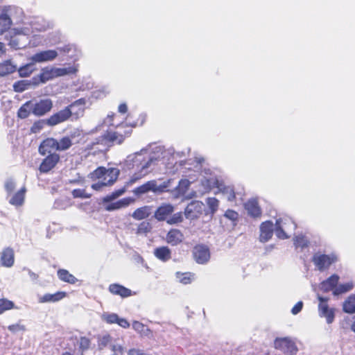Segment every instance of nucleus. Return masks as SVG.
Instances as JSON below:
<instances>
[{"label":"nucleus","instance_id":"nucleus-1","mask_svg":"<svg viewBox=\"0 0 355 355\" xmlns=\"http://www.w3.org/2000/svg\"><path fill=\"white\" fill-rule=\"evenodd\" d=\"M14 10L15 8L8 6L5 7L0 13V35L6 33H8L10 35L14 34L13 36H11L10 40L8 38H6V40H9V45L15 49L24 47V45L19 43L23 37L33 33L34 31H44L53 26L50 22L41 24L40 22H43V20L37 19L31 24V28L24 26L21 28L10 30L12 25L11 17ZM7 37L6 35V37Z\"/></svg>","mask_w":355,"mask_h":355},{"label":"nucleus","instance_id":"nucleus-2","mask_svg":"<svg viewBox=\"0 0 355 355\" xmlns=\"http://www.w3.org/2000/svg\"><path fill=\"white\" fill-rule=\"evenodd\" d=\"M150 148L151 145H149L140 151L127 156L123 162V168L125 170H135V173L126 182V186L135 184L149 173V168L155 159L153 157H147L146 156Z\"/></svg>","mask_w":355,"mask_h":355},{"label":"nucleus","instance_id":"nucleus-3","mask_svg":"<svg viewBox=\"0 0 355 355\" xmlns=\"http://www.w3.org/2000/svg\"><path fill=\"white\" fill-rule=\"evenodd\" d=\"M119 170L116 168L98 167L90 174L93 180L97 181L92 185L94 190H100L104 187L112 185L117 179Z\"/></svg>","mask_w":355,"mask_h":355},{"label":"nucleus","instance_id":"nucleus-4","mask_svg":"<svg viewBox=\"0 0 355 355\" xmlns=\"http://www.w3.org/2000/svg\"><path fill=\"white\" fill-rule=\"evenodd\" d=\"M77 70V67L75 65L62 68L51 67H44L42 69L41 73L38 76L33 77V85L36 86L40 83H45L57 77L75 73Z\"/></svg>","mask_w":355,"mask_h":355},{"label":"nucleus","instance_id":"nucleus-5","mask_svg":"<svg viewBox=\"0 0 355 355\" xmlns=\"http://www.w3.org/2000/svg\"><path fill=\"white\" fill-rule=\"evenodd\" d=\"M58 51L62 52L69 57L73 58L75 55L70 54L71 51L76 52V48L73 44H67L58 48V50L48 49L38 51L29 58V60L37 63L49 62L53 61L58 56Z\"/></svg>","mask_w":355,"mask_h":355},{"label":"nucleus","instance_id":"nucleus-6","mask_svg":"<svg viewBox=\"0 0 355 355\" xmlns=\"http://www.w3.org/2000/svg\"><path fill=\"white\" fill-rule=\"evenodd\" d=\"M132 132L131 128L124 131L123 134L121 131L107 132L101 137L96 139L94 144H100L103 147L108 148L114 144H121L123 142L125 137H129Z\"/></svg>","mask_w":355,"mask_h":355},{"label":"nucleus","instance_id":"nucleus-7","mask_svg":"<svg viewBox=\"0 0 355 355\" xmlns=\"http://www.w3.org/2000/svg\"><path fill=\"white\" fill-rule=\"evenodd\" d=\"M338 261V255L333 252L329 254H324L318 251L313 254L312 262L315 268L323 272L328 270L330 266Z\"/></svg>","mask_w":355,"mask_h":355},{"label":"nucleus","instance_id":"nucleus-8","mask_svg":"<svg viewBox=\"0 0 355 355\" xmlns=\"http://www.w3.org/2000/svg\"><path fill=\"white\" fill-rule=\"evenodd\" d=\"M275 226V233L280 239L289 238L290 234L296 228V225L290 218H282L276 220Z\"/></svg>","mask_w":355,"mask_h":355},{"label":"nucleus","instance_id":"nucleus-9","mask_svg":"<svg viewBox=\"0 0 355 355\" xmlns=\"http://www.w3.org/2000/svg\"><path fill=\"white\" fill-rule=\"evenodd\" d=\"M205 175H201L200 179V182L203 187V190L201 191L202 193H206L214 188L219 189L223 186V182L216 175L212 174L209 170L205 171Z\"/></svg>","mask_w":355,"mask_h":355},{"label":"nucleus","instance_id":"nucleus-10","mask_svg":"<svg viewBox=\"0 0 355 355\" xmlns=\"http://www.w3.org/2000/svg\"><path fill=\"white\" fill-rule=\"evenodd\" d=\"M274 346L275 349L288 355H295L298 351L295 343L288 338H276Z\"/></svg>","mask_w":355,"mask_h":355},{"label":"nucleus","instance_id":"nucleus-11","mask_svg":"<svg viewBox=\"0 0 355 355\" xmlns=\"http://www.w3.org/2000/svg\"><path fill=\"white\" fill-rule=\"evenodd\" d=\"M166 187L167 185L166 184L158 185L155 180H150L135 188L132 192L137 196H141L149 191H153L154 193H162Z\"/></svg>","mask_w":355,"mask_h":355},{"label":"nucleus","instance_id":"nucleus-12","mask_svg":"<svg viewBox=\"0 0 355 355\" xmlns=\"http://www.w3.org/2000/svg\"><path fill=\"white\" fill-rule=\"evenodd\" d=\"M319 300L318 313L322 318H325L328 324L333 322L334 320V309L328 305V298L318 295Z\"/></svg>","mask_w":355,"mask_h":355},{"label":"nucleus","instance_id":"nucleus-13","mask_svg":"<svg viewBox=\"0 0 355 355\" xmlns=\"http://www.w3.org/2000/svg\"><path fill=\"white\" fill-rule=\"evenodd\" d=\"M205 205L201 201L194 200L184 209V216L187 219L194 220L199 218L204 211Z\"/></svg>","mask_w":355,"mask_h":355},{"label":"nucleus","instance_id":"nucleus-14","mask_svg":"<svg viewBox=\"0 0 355 355\" xmlns=\"http://www.w3.org/2000/svg\"><path fill=\"white\" fill-rule=\"evenodd\" d=\"M275 226L272 222L266 220L263 222L259 227V241L262 243L268 241L272 236L273 232H275Z\"/></svg>","mask_w":355,"mask_h":355},{"label":"nucleus","instance_id":"nucleus-15","mask_svg":"<svg viewBox=\"0 0 355 355\" xmlns=\"http://www.w3.org/2000/svg\"><path fill=\"white\" fill-rule=\"evenodd\" d=\"M71 116V112L66 107L47 119V125L54 126L68 120Z\"/></svg>","mask_w":355,"mask_h":355},{"label":"nucleus","instance_id":"nucleus-16","mask_svg":"<svg viewBox=\"0 0 355 355\" xmlns=\"http://www.w3.org/2000/svg\"><path fill=\"white\" fill-rule=\"evenodd\" d=\"M193 254L196 261L200 264L207 263L210 258L209 248L203 245H196L193 249Z\"/></svg>","mask_w":355,"mask_h":355},{"label":"nucleus","instance_id":"nucleus-17","mask_svg":"<svg viewBox=\"0 0 355 355\" xmlns=\"http://www.w3.org/2000/svg\"><path fill=\"white\" fill-rule=\"evenodd\" d=\"M53 107L51 99H42L39 102L33 103V114L36 116H42L49 112Z\"/></svg>","mask_w":355,"mask_h":355},{"label":"nucleus","instance_id":"nucleus-18","mask_svg":"<svg viewBox=\"0 0 355 355\" xmlns=\"http://www.w3.org/2000/svg\"><path fill=\"white\" fill-rule=\"evenodd\" d=\"M60 159V156L57 153H51L41 163L40 171L42 173H47L55 167Z\"/></svg>","mask_w":355,"mask_h":355},{"label":"nucleus","instance_id":"nucleus-19","mask_svg":"<svg viewBox=\"0 0 355 355\" xmlns=\"http://www.w3.org/2000/svg\"><path fill=\"white\" fill-rule=\"evenodd\" d=\"M85 105V100L84 98H80L70 104L67 107L71 112V116L76 119L83 115Z\"/></svg>","mask_w":355,"mask_h":355},{"label":"nucleus","instance_id":"nucleus-20","mask_svg":"<svg viewBox=\"0 0 355 355\" xmlns=\"http://www.w3.org/2000/svg\"><path fill=\"white\" fill-rule=\"evenodd\" d=\"M173 211L174 207L172 205L162 204L155 211V218L159 221L164 220Z\"/></svg>","mask_w":355,"mask_h":355},{"label":"nucleus","instance_id":"nucleus-21","mask_svg":"<svg viewBox=\"0 0 355 355\" xmlns=\"http://www.w3.org/2000/svg\"><path fill=\"white\" fill-rule=\"evenodd\" d=\"M1 264L7 268L13 266L15 261L14 251L10 248H6L3 250L0 254Z\"/></svg>","mask_w":355,"mask_h":355},{"label":"nucleus","instance_id":"nucleus-22","mask_svg":"<svg viewBox=\"0 0 355 355\" xmlns=\"http://www.w3.org/2000/svg\"><path fill=\"white\" fill-rule=\"evenodd\" d=\"M58 140L54 138H47L44 140L39 147L41 155H46L53 150H57Z\"/></svg>","mask_w":355,"mask_h":355},{"label":"nucleus","instance_id":"nucleus-23","mask_svg":"<svg viewBox=\"0 0 355 355\" xmlns=\"http://www.w3.org/2000/svg\"><path fill=\"white\" fill-rule=\"evenodd\" d=\"M67 297V293L64 291H58L55 293H46L39 296L38 302L40 303L57 302Z\"/></svg>","mask_w":355,"mask_h":355},{"label":"nucleus","instance_id":"nucleus-24","mask_svg":"<svg viewBox=\"0 0 355 355\" xmlns=\"http://www.w3.org/2000/svg\"><path fill=\"white\" fill-rule=\"evenodd\" d=\"M184 234L180 230L177 229H172L166 234V240L168 243L173 246H175L182 243L184 240Z\"/></svg>","mask_w":355,"mask_h":355},{"label":"nucleus","instance_id":"nucleus-25","mask_svg":"<svg viewBox=\"0 0 355 355\" xmlns=\"http://www.w3.org/2000/svg\"><path fill=\"white\" fill-rule=\"evenodd\" d=\"M339 279L340 277L338 275H332L320 284V290H322L324 292H328L330 291H332L334 292L335 288L337 287Z\"/></svg>","mask_w":355,"mask_h":355},{"label":"nucleus","instance_id":"nucleus-26","mask_svg":"<svg viewBox=\"0 0 355 355\" xmlns=\"http://www.w3.org/2000/svg\"><path fill=\"white\" fill-rule=\"evenodd\" d=\"M109 291L115 295L121 297H128L132 295V291L119 284H112L109 286Z\"/></svg>","mask_w":355,"mask_h":355},{"label":"nucleus","instance_id":"nucleus-27","mask_svg":"<svg viewBox=\"0 0 355 355\" xmlns=\"http://www.w3.org/2000/svg\"><path fill=\"white\" fill-rule=\"evenodd\" d=\"M227 199L228 201L233 202L237 198V196H241L242 193L240 192H236L235 189L232 186H227L225 185L224 183L223 186L220 187L218 189Z\"/></svg>","mask_w":355,"mask_h":355},{"label":"nucleus","instance_id":"nucleus-28","mask_svg":"<svg viewBox=\"0 0 355 355\" xmlns=\"http://www.w3.org/2000/svg\"><path fill=\"white\" fill-rule=\"evenodd\" d=\"M132 327V329L139 334L141 336L147 338H151L153 336L151 330L147 326L139 321H133Z\"/></svg>","mask_w":355,"mask_h":355},{"label":"nucleus","instance_id":"nucleus-29","mask_svg":"<svg viewBox=\"0 0 355 355\" xmlns=\"http://www.w3.org/2000/svg\"><path fill=\"white\" fill-rule=\"evenodd\" d=\"M245 207L248 214L252 217H259L261 214V209L259 207L258 202L254 199L248 200L245 203Z\"/></svg>","mask_w":355,"mask_h":355},{"label":"nucleus","instance_id":"nucleus-30","mask_svg":"<svg viewBox=\"0 0 355 355\" xmlns=\"http://www.w3.org/2000/svg\"><path fill=\"white\" fill-rule=\"evenodd\" d=\"M154 255L159 260L166 262L171 258V250L167 246H162L155 249Z\"/></svg>","mask_w":355,"mask_h":355},{"label":"nucleus","instance_id":"nucleus-31","mask_svg":"<svg viewBox=\"0 0 355 355\" xmlns=\"http://www.w3.org/2000/svg\"><path fill=\"white\" fill-rule=\"evenodd\" d=\"M176 282L184 284H189L195 279V275L190 272H176L175 274Z\"/></svg>","mask_w":355,"mask_h":355},{"label":"nucleus","instance_id":"nucleus-32","mask_svg":"<svg viewBox=\"0 0 355 355\" xmlns=\"http://www.w3.org/2000/svg\"><path fill=\"white\" fill-rule=\"evenodd\" d=\"M151 214V208L149 206H144L137 209L132 214V217L137 220L148 218Z\"/></svg>","mask_w":355,"mask_h":355},{"label":"nucleus","instance_id":"nucleus-33","mask_svg":"<svg viewBox=\"0 0 355 355\" xmlns=\"http://www.w3.org/2000/svg\"><path fill=\"white\" fill-rule=\"evenodd\" d=\"M132 201V199L130 198H123L107 205L105 207V209L109 211L119 209L128 206Z\"/></svg>","mask_w":355,"mask_h":355},{"label":"nucleus","instance_id":"nucleus-34","mask_svg":"<svg viewBox=\"0 0 355 355\" xmlns=\"http://www.w3.org/2000/svg\"><path fill=\"white\" fill-rule=\"evenodd\" d=\"M58 278L64 282L74 284L78 282V279L65 269H59L57 272Z\"/></svg>","mask_w":355,"mask_h":355},{"label":"nucleus","instance_id":"nucleus-35","mask_svg":"<svg viewBox=\"0 0 355 355\" xmlns=\"http://www.w3.org/2000/svg\"><path fill=\"white\" fill-rule=\"evenodd\" d=\"M25 193L26 188L24 187L11 197L9 200L10 203L17 207L22 205L24 201Z\"/></svg>","mask_w":355,"mask_h":355},{"label":"nucleus","instance_id":"nucleus-36","mask_svg":"<svg viewBox=\"0 0 355 355\" xmlns=\"http://www.w3.org/2000/svg\"><path fill=\"white\" fill-rule=\"evenodd\" d=\"M31 85H33V78L31 80H21L15 82L13 84L14 91L16 92H22L28 89Z\"/></svg>","mask_w":355,"mask_h":355},{"label":"nucleus","instance_id":"nucleus-37","mask_svg":"<svg viewBox=\"0 0 355 355\" xmlns=\"http://www.w3.org/2000/svg\"><path fill=\"white\" fill-rule=\"evenodd\" d=\"M16 69V66L14 65L10 60H6L0 63V76H4L8 74L12 73Z\"/></svg>","mask_w":355,"mask_h":355},{"label":"nucleus","instance_id":"nucleus-38","mask_svg":"<svg viewBox=\"0 0 355 355\" xmlns=\"http://www.w3.org/2000/svg\"><path fill=\"white\" fill-rule=\"evenodd\" d=\"M354 288V283L352 282H347L345 283L337 285L334 291V295H339L352 291Z\"/></svg>","mask_w":355,"mask_h":355},{"label":"nucleus","instance_id":"nucleus-39","mask_svg":"<svg viewBox=\"0 0 355 355\" xmlns=\"http://www.w3.org/2000/svg\"><path fill=\"white\" fill-rule=\"evenodd\" d=\"M343 311L350 314L355 313V294L350 295L344 302Z\"/></svg>","mask_w":355,"mask_h":355},{"label":"nucleus","instance_id":"nucleus-40","mask_svg":"<svg viewBox=\"0 0 355 355\" xmlns=\"http://www.w3.org/2000/svg\"><path fill=\"white\" fill-rule=\"evenodd\" d=\"M116 116L115 114H108L107 117L103 120V123L98 125L94 129L90 131L91 133H94L98 132L99 130L101 129V127L103 125L106 126H118V124H115L114 122V117Z\"/></svg>","mask_w":355,"mask_h":355},{"label":"nucleus","instance_id":"nucleus-41","mask_svg":"<svg viewBox=\"0 0 355 355\" xmlns=\"http://www.w3.org/2000/svg\"><path fill=\"white\" fill-rule=\"evenodd\" d=\"M35 63L30 61L29 63L22 66L19 69V76L21 77L29 76L34 71L36 70Z\"/></svg>","mask_w":355,"mask_h":355},{"label":"nucleus","instance_id":"nucleus-42","mask_svg":"<svg viewBox=\"0 0 355 355\" xmlns=\"http://www.w3.org/2000/svg\"><path fill=\"white\" fill-rule=\"evenodd\" d=\"M31 111L33 112V103L31 101H28L18 110V116L21 119H25L29 115Z\"/></svg>","mask_w":355,"mask_h":355},{"label":"nucleus","instance_id":"nucleus-43","mask_svg":"<svg viewBox=\"0 0 355 355\" xmlns=\"http://www.w3.org/2000/svg\"><path fill=\"white\" fill-rule=\"evenodd\" d=\"M72 146L71 139L69 137H64L58 140L57 150L64 151L69 149Z\"/></svg>","mask_w":355,"mask_h":355},{"label":"nucleus","instance_id":"nucleus-44","mask_svg":"<svg viewBox=\"0 0 355 355\" xmlns=\"http://www.w3.org/2000/svg\"><path fill=\"white\" fill-rule=\"evenodd\" d=\"M191 180L182 179L179 182V184L176 188L178 194L184 195L186 193L190 186V184L194 181L191 178Z\"/></svg>","mask_w":355,"mask_h":355},{"label":"nucleus","instance_id":"nucleus-45","mask_svg":"<svg viewBox=\"0 0 355 355\" xmlns=\"http://www.w3.org/2000/svg\"><path fill=\"white\" fill-rule=\"evenodd\" d=\"M151 224L148 221H143L138 225L136 234L139 235H146L151 231Z\"/></svg>","mask_w":355,"mask_h":355},{"label":"nucleus","instance_id":"nucleus-46","mask_svg":"<svg viewBox=\"0 0 355 355\" xmlns=\"http://www.w3.org/2000/svg\"><path fill=\"white\" fill-rule=\"evenodd\" d=\"M207 205L210 209V213L214 214L219 206L218 200L215 198H208L206 200Z\"/></svg>","mask_w":355,"mask_h":355},{"label":"nucleus","instance_id":"nucleus-47","mask_svg":"<svg viewBox=\"0 0 355 355\" xmlns=\"http://www.w3.org/2000/svg\"><path fill=\"white\" fill-rule=\"evenodd\" d=\"M309 241L307 238L303 235H298L294 238V244L297 248H304L308 245Z\"/></svg>","mask_w":355,"mask_h":355},{"label":"nucleus","instance_id":"nucleus-48","mask_svg":"<svg viewBox=\"0 0 355 355\" xmlns=\"http://www.w3.org/2000/svg\"><path fill=\"white\" fill-rule=\"evenodd\" d=\"M14 307V303L7 299H0V314L4 311L12 309Z\"/></svg>","mask_w":355,"mask_h":355},{"label":"nucleus","instance_id":"nucleus-49","mask_svg":"<svg viewBox=\"0 0 355 355\" xmlns=\"http://www.w3.org/2000/svg\"><path fill=\"white\" fill-rule=\"evenodd\" d=\"M119 317L116 313H104L102 315V319L109 324H116Z\"/></svg>","mask_w":355,"mask_h":355},{"label":"nucleus","instance_id":"nucleus-50","mask_svg":"<svg viewBox=\"0 0 355 355\" xmlns=\"http://www.w3.org/2000/svg\"><path fill=\"white\" fill-rule=\"evenodd\" d=\"M124 192H125L124 189H119L117 191H114L111 194L106 196L103 198V200L104 202H111L113 200H114V199L117 198L118 197H119L120 196H121Z\"/></svg>","mask_w":355,"mask_h":355},{"label":"nucleus","instance_id":"nucleus-51","mask_svg":"<svg viewBox=\"0 0 355 355\" xmlns=\"http://www.w3.org/2000/svg\"><path fill=\"white\" fill-rule=\"evenodd\" d=\"M46 125H47V119L39 120L35 122L33 126L31 127V132L33 133H37L41 130H42Z\"/></svg>","mask_w":355,"mask_h":355},{"label":"nucleus","instance_id":"nucleus-52","mask_svg":"<svg viewBox=\"0 0 355 355\" xmlns=\"http://www.w3.org/2000/svg\"><path fill=\"white\" fill-rule=\"evenodd\" d=\"M71 193H72L73 197L75 198H89L91 196L89 194H87L86 193L85 189H73Z\"/></svg>","mask_w":355,"mask_h":355},{"label":"nucleus","instance_id":"nucleus-53","mask_svg":"<svg viewBox=\"0 0 355 355\" xmlns=\"http://www.w3.org/2000/svg\"><path fill=\"white\" fill-rule=\"evenodd\" d=\"M183 220L182 214L181 212L174 214L171 217L167 220V223L170 225L181 223Z\"/></svg>","mask_w":355,"mask_h":355},{"label":"nucleus","instance_id":"nucleus-54","mask_svg":"<svg viewBox=\"0 0 355 355\" xmlns=\"http://www.w3.org/2000/svg\"><path fill=\"white\" fill-rule=\"evenodd\" d=\"M225 217L234 222L238 220L239 214L234 210L228 209L224 214Z\"/></svg>","mask_w":355,"mask_h":355},{"label":"nucleus","instance_id":"nucleus-55","mask_svg":"<svg viewBox=\"0 0 355 355\" xmlns=\"http://www.w3.org/2000/svg\"><path fill=\"white\" fill-rule=\"evenodd\" d=\"M78 343L80 348L83 350H85V349H87L89 348V345H90V340L89 338H87L86 337H81L79 339Z\"/></svg>","mask_w":355,"mask_h":355},{"label":"nucleus","instance_id":"nucleus-56","mask_svg":"<svg viewBox=\"0 0 355 355\" xmlns=\"http://www.w3.org/2000/svg\"><path fill=\"white\" fill-rule=\"evenodd\" d=\"M110 347L115 353L122 354L123 352V347L119 343H114L112 340L111 342Z\"/></svg>","mask_w":355,"mask_h":355},{"label":"nucleus","instance_id":"nucleus-57","mask_svg":"<svg viewBox=\"0 0 355 355\" xmlns=\"http://www.w3.org/2000/svg\"><path fill=\"white\" fill-rule=\"evenodd\" d=\"M54 206L55 208L63 209L69 206V202L66 200H57Z\"/></svg>","mask_w":355,"mask_h":355},{"label":"nucleus","instance_id":"nucleus-58","mask_svg":"<svg viewBox=\"0 0 355 355\" xmlns=\"http://www.w3.org/2000/svg\"><path fill=\"white\" fill-rule=\"evenodd\" d=\"M112 339L110 336H104L100 340V345L103 347L110 346Z\"/></svg>","mask_w":355,"mask_h":355},{"label":"nucleus","instance_id":"nucleus-59","mask_svg":"<svg viewBox=\"0 0 355 355\" xmlns=\"http://www.w3.org/2000/svg\"><path fill=\"white\" fill-rule=\"evenodd\" d=\"M302 307H303V302L300 301L293 307V309H291V313L293 315H297L302 311Z\"/></svg>","mask_w":355,"mask_h":355},{"label":"nucleus","instance_id":"nucleus-60","mask_svg":"<svg viewBox=\"0 0 355 355\" xmlns=\"http://www.w3.org/2000/svg\"><path fill=\"white\" fill-rule=\"evenodd\" d=\"M8 328L12 332H17L19 331L24 330V327L19 324H15L10 325Z\"/></svg>","mask_w":355,"mask_h":355},{"label":"nucleus","instance_id":"nucleus-61","mask_svg":"<svg viewBox=\"0 0 355 355\" xmlns=\"http://www.w3.org/2000/svg\"><path fill=\"white\" fill-rule=\"evenodd\" d=\"M5 187L8 192H11L15 188V182L12 180H8L5 184Z\"/></svg>","mask_w":355,"mask_h":355},{"label":"nucleus","instance_id":"nucleus-62","mask_svg":"<svg viewBox=\"0 0 355 355\" xmlns=\"http://www.w3.org/2000/svg\"><path fill=\"white\" fill-rule=\"evenodd\" d=\"M128 355H146V354L143 350L133 348L128 351Z\"/></svg>","mask_w":355,"mask_h":355},{"label":"nucleus","instance_id":"nucleus-63","mask_svg":"<svg viewBox=\"0 0 355 355\" xmlns=\"http://www.w3.org/2000/svg\"><path fill=\"white\" fill-rule=\"evenodd\" d=\"M116 324L124 329H127L130 327V323L125 318H119Z\"/></svg>","mask_w":355,"mask_h":355},{"label":"nucleus","instance_id":"nucleus-64","mask_svg":"<svg viewBox=\"0 0 355 355\" xmlns=\"http://www.w3.org/2000/svg\"><path fill=\"white\" fill-rule=\"evenodd\" d=\"M119 112L124 114L128 110V106L125 103H121L119 105L118 108Z\"/></svg>","mask_w":355,"mask_h":355}]
</instances>
